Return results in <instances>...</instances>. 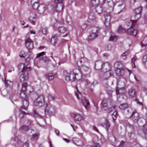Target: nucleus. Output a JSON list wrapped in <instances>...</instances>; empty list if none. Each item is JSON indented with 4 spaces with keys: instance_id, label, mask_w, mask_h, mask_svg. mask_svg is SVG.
<instances>
[{
    "instance_id": "3c124183",
    "label": "nucleus",
    "mask_w": 147,
    "mask_h": 147,
    "mask_svg": "<svg viewBox=\"0 0 147 147\" xmlns=\"http://www.w3.org/2000/svg\"><path fill=\"white\" fill-rule=\"evenodd\" d=\"M23 147H28L29 144L28 142H26L24 143L23 145Z\"/></svg>"
},
{
    "instance_id": "bf43d9fd",
    "label": "nucleus",
    "mask_w": 147,
    "mask_h": 147,
    "mask_svg": "<svg viewBox=\"0 0 147 147\" xmlns=\"http://www.w3.org/2000/svg\"><path fill=\"white\" fill-rule=\"evenodd\" d=\"M18 140V144H19V142L20 143V144H21V143H22V142H21V141H20V140L18 138H15V141H17V140Z\"/></svg>"
},
{
    "instance_id": "4c0bfd02",
    "label": "nucleus",
    "mask_w": 147,
    "mask_h": 147,
    "mask_svg": "<svg viewBox=\"0 0 147 147\" xmlns=\"http://www.w3.org/2000/svg\"><path fill=\"white\" fill-rule=\"evenodd\" d=\"M21 130L23 131H25L29 129V127L28 126H24L20 128Z\"/></svg>"
},
{
    "instance_id": "c03bdc74",
    "label": "nucleus",
    "mask_w": 147,
    "mask_h": 147,
    "mask_svg": "<svg viewBox=\"0 0 147 147\" xmlns=\"http://www.w3.org/2000/svg\"><path fill=\"white\" fill-rule=\"evenodd\" d=\"M137 58L136 56H134L131 59V61L132 63H134V68L135 67V63H134V62L136 60V59Z\"/></svg>"
},
{
    "instance_id": "c9c22d12",
    "label": "nucleus",
    "mask_w": 147,
    "mask_h": 147,
    "mask_svg": "<svg viewBox=\"0 0 147 147\" xmlns=\"http://www.w3.org/2000/svg\"><path fill=\"white\" fill-rule=\"evenodd\" d=\"M112 117L113 120L114 121L116 119L117 116V112L116 111H114L113 114H112Z\"/></svg>"
},
{
    "instance_id": "603ef678",
    "label": "nucleus",
    "mask_w": 147,
    "mask_h": 147,
    "mask_svg": "<svg viewBox=\"0 0 147 147\" xmlns=\"http://www.w3.org/2000/svg\"><path fill=\"white\" fill-rule=\"evenodd\" d=\"M121 81L123 82L124 85L125 86L126 83V80L124 78H122L121 79Z\"/></svg>"
},
{
    "instance_id": "a878e982",
    "label": "nucleus",
    "mask_w": 147,
    "mask_h": 147,
    "mask_svg": "<svg viewBox=\"0 0 147 147\" xmlns=\"http://www.w3.org/2000/svg\"><path fill=\"white\" fill-rule=\"evenodd\" d=\"M5 85L6 87L11 88L13 86V83L11 81L7 80H5Z\"/></svg>"
},
{
    "instance_id": "c756f323",
    "label": "nucleus",
    "mask_w": 147,
    "mask_h": 147,
    "mask_svg": "<svg viewBox=\"0 0 147 147\" xmlns=\"http://www.w3.org/2000/svg\"><path fill=\"white\" fill-rule=\"evenodd\" d=\"M129 95L132 97H134L136 95V92L135 90L132 89L129 90Z\"/></svg>"
},
{
    "instance_id": "5701e85b",
    "label": "nucleus",
    "mask_w": 147,
    "mask_h": 147,
    "mask_svg": "<svg viewBox=\"0 0 147 147\" xmlns=\"http://www.w3.org/2000/svg\"><path fill=\"white\" fill-rule=\"evenodd\" d=\"M82 102L86 109H87L89 107L90 103L86 99H82Z\"/></svg>"
},
{
    "instance_id": "aec40b11",
    "label": "nucleus",
    "mask_w": 147,
    "mask_h": 147,
    "mask_svg": "<svg viewBox=\"0 0 147 147\" xmlns=\"http://www.w3.org/2000/svg\"><path fill=\"white\" fill-rule=\"evenodd\" d=\"M23 106L22 107L25 109H26L29 105V102L28 98H26L22 100Z\"/></svg>"
},
{
    "instance_id": "09e8293b",
    "label": "nucleus",
    "mask_w": 147,
    "mask_h": 147,
    "mask_svg": "<svg viewBox=\"0 0 147 147\" xmlns=\"http://www.w3.org/2000/svg\"><path fill=\"white\" fill-rule=\"evenodd\" d=\"M115 107H112L110 108L109 109L108 113H111V111H114Z\"/></svg>"
},
{
    "instance_id": "f257e3e1",
    "label": "nucleus",
    "mask_w": 147,
    "mask_h": 147,
    "mask_svg": "<svg viewBox=\"0 0 147 147\" xmlns=\"http://www.w3.org/2000/svg\"><path fill=\"white\" fill-rule=\"evenodd\" d=\"M29 59V58H27L24 64H20L18 66L19 69H22L21 71L22 74L20 77V80L21 82L27 80L28 78V71L30 70V67L28 66Z\"/></svg>"
},
{
    "instance_id": "7ed1b4c3",
    "label": "nucleus",
    "mask_w": 147,
    "mask_h": 147,
    "mask_svg": "<svg viewBox=\"0 0 147 147\" xmlns=\"http://www.w3.org/2000/svg\"><path fill=\"white\" fill-rule=\"evenodd\" d=\"M136 20H132L130 22V24L129 26L131 25V26L127 31V32L128 34L134 36L136 35L138 32L136 29L137 26L136 25Z\"/></svg>"
},
{
    "instance_id": "680f3d73",
    "label": "nucleus",
    "mask_w": 147,
    "mask_h": 147,
    "mask_svg": "<svg viewBox=\"0 0 147 147\" xmlns=\"http://www.w3.org/2000/svg\"><path fill=\"white\" fill-rule=\"evenodd\" d=\"M63 140L67 143H69L70 142V140L66 138H63Z\"/></svg>"
},
{
    "instance_id": "a18cd8bd",
    "label": "nucleus",
    "mask_w": 147,
    "mask_h": 147,
    "mask_svg": "<svg viewBox=\"0 0 147 147\" xmlns=\"http://www.w3.org/2000/svg\"><path fill=\"white\" fill-rule=\"evenodd\" d=\"M42 32L44 34H46L47 32V28L46 27L43 28L42 30Z\"/></svg>"
},
{
    "instance_id": "de8ad7c7",
    "label": "nucleus",
    "mask_w": 147,
    "mask_h": 147,
    "mask_svg": "<svg viewBox=\"0 0 147 147\" xmlns=\"http://www.w3.org/2000/svg\"><path fill=\"white\" fill-rule=\"evenodd\" d=\"M143 131L144 134L146 135L147 134V130L144 126L143 127Z\"/></svg>"
},
{
    "instance_id": "9b49d317",
    "label": "nucleus",
    "mask_w": 147,
    "mask_h": 147,
    "mask_svg": "<svg viewBox=\"0 0 147 147\" xmlns=\"http://www.w3.org/2000/svg\"><path fill=\"white\" fill-rule=\"evenodd\" d=\"M27 86V84L26 82H24L22 84V88L21 90V92L20 94V96L21 97L23 100L27 98L25 94V91L26 90Z\"/></svg>"
},
{
    "instance_id": "dca6fc26",
    "label": "nucleus",
    "mask_w": 147,
    "mask_h": 147,
    "mask_svg": "<svg viewBox=\"0 0 147 147\" xmlns=\"http://www.w3.org/2000/svg\"><path fill=\"white\" fill-rule=\"evenodd\" d=\"M116 5L118 6L119 8V9L120 10L119 12L122 11L125 8V4L123 1H119L116 3Z\"/></svg>"
},
{
    "instance_id": "e2e57ef3",
    "label": "nucleus",
    "mask_w": 147,
    "mask_h": 147,
    "mask_svg": "<svg viewBox=\"0 0 147 147\" xmlns=\"http://www.w3.org/2000/svg\"><path fill=\"white\" fill-rule=\"evenodd\" d=\"M93 129L95 131H96L98 132V130L97 128L95 126H93Z\"/></svg>"
},
{
    "instance_id": "6e6d98bb",
    "label": "nucleus",
    "mask_w": 147,
    "mask_h": 147,
    "mask_svg": "<svg viewBox=\"0 0 147 147\" xmlns=\"http://www.w3.org/2000/svg\"><path fill=\"white\" fill-rule=\"evenodd\" d=\"M124 142L123 141H121L120 145L118 147H123Z\"/></svg>"
},
{
    "instance_id": "1a4fd4ad",
    "label": "nucleus",
    "mask_w": 147,
    "mask_h": 147,
    "mask_svg": "<svg viewBox=\"0 0 147 147\" xmlns=\"http://www.w3.org/2000/svg\"><path fill=\"white\" fill-rule=\"evenodd\" d=\"M51 10L50 4L47 5L44 4H41L39 5L38 9L37 10L40 13H44L46 9Z\"/></svg>"
},
{
    "instance_id": "f3484780",
    "label": "nucleus",
    "mask_w": 147,
    "mask_h": 147,
    "mask_svg": "<svg viewBox=\"0 0 147 147\" xmlns=\"http://www.w3.org/2000/svg\"><path fill=\"white\" fill-rule=\"evenodd\" d=\"M28 20L29 22L31 24L34 23L36 20L35 14L34 13H30L28 18Z\"/></svg>"
},
{
    "instance_id": "a19ab883",
    "label": "nucleus",
    "mask_w": 147,
    "mask_h": 147,
    "mask_svg": "<svg viewBox=\"0 0 147 147\" xmlns=\"http://www.w3.org/2000/svg\"><path fill=\"white\" fill-rule=\"evenodd\" d=\"M45 55V52L43 51L41 53H39L38 54H37L36 55L37 56L36 57L37 58L39 57H41V56H43Z\"/></svg>"
},
{
    "instance_id": "8fccbe9b",
    "label": "nucleus",
    "mask_w": 147,
    "mask_h": 147,
    "mask_svg": "<svg viewBox=\"0 0 147 147\" xmlns=\"http://www.w3.org/2000/svg\"><path fill=\"white\" fill-rule=\"evenodd\" d=\"M106 75H108V77H110L111 76V71H107L106 73L104 75V76H105Z\"/></svg>"
},
{
    "instance_id": "4be33fe9",
    "label": "nucleus",
    "mask_w": 147,
    "mask_h": 147,
    "mask_svg": "<svg viewBox=\"0 0 147 147\" xmlns=\"http://www.w3.org/2000/svg\"><path fill=\"white\" fill-rule=\"evenodd\" d=\"M46 78L49 80H52L54 77V76L52 72H50L45 75Z\"/></svg>"
},
{
    "instance_id": "39448f33",
    "label": "nucleus",
    "mask_w": 147,
    "mask_h": 147,
    "mask_svg": "<svg viewBox=\"0 0 147 147\" xmlns=\"http://www.w3.org/2000/svg\"><path fill=\"white\" fill-rule=\"evenodd\" d=\"M51 10H55L57 12H60L63 8V5L62 3L56 4L55 3H52L50 4Z\"/></svg>"
},
{
    "instance_id": "f8f14e48",
    "label": "nucleus",
    "mask_w": 147,
    "mask_h": 147,
    "mask_svg": "<svg viewBox=\"0 0 147 147\" xmlns=\"http://www.w3.org/2000/svg\"><path fill=\"white\" fill-rule=\"evenodd\" d=\"M139 115L138 113L136 111H134L132 113L130 117L132 118L134 120V122H136L138 121H142L144 119L142 118H139L138 117Z\"/></svg>"
},
{
    "instance_id": "f03ea898",
    "label": "nucleus",
    "mask_w": 147,
    "mask_h": 147,
    "mask_svg": "<svg viewBox=\"0 0 147 147\" xmlns=\"http://www.w3.org/2000/svg\"><path fill=\"white\" fill-rule=\"evenodd\" d=\"M64 76L67 81L72 80L74 81L76 79L79 80L81 78L82 74L80 70L78 69H74L70 72L65 70L63 72Z\"/></svg>"
},
{
    "instance_id": "4d7b16f0",
    "label": "nucleus",
    "mask_w": 147,
    "mask_h": 147,
    "mask_svg": "<svg viewBox=\"0 0 147 147\" xmlns=\"http://www.w3.org/2000/svg\"><path fill=\"white\" fill-rule=\"evenodd\" d=\"M30 34H35V32L34 30H32L30 31V32H28L27 34L29 35Z\"/></svg>"
},
{
    "instance_id": "ea45409f",
    "label": "nucleus",
    "mask_w": 147,
    "mask_h": 147,
    "mask_svg": "<svg viewBox=\"0 0 147 147\" xmlns=\"http://www.w3.org/2000/svg\"><path fill=\"white\" fill-rule=\"evenodd\" d=\"M48 99L50 101L53 100L55 98V97L51 94H49L48 96Z\"/></svg>"
},
{
    "instance_id": "4468645a",
    "label": "nucleus",
    "mask_w": 147,
    "mask_h": 147,
    "mask_svg": "<svg viewBox=\"0 0 147 147\" xmlns=\"http://www.w3.org/2000/svg\"><path fill=\"white\" fill-rule=\"evenodd\" d=\"M104 16L105 19L104 24L106 27H108L110 25L111 16L109 13H108L105 15Z\"/></svg>"
},
{
    "instance_id": "0e129e2a",
    "label": "nucleus",
    "mask_w": 147,
    "mask_h": 147,
    "mask_svg": "<svg viewBox=\"0 0 147 147\" xmlns=\"http://www.w3.org/2000/svg\"><path fill=\"white\" fill-rule=\"evenodd\" d=\"M103 56L104 57H107L109 56V54L107 53H105L103 55Z\"/></svg>"
},
{
    "instance_id": "473e14b6",
    "label": "nucleus",
    "mask_w": 147,
    "mask_h": 147,
    "mask_svg": "<svg viewBox=\"0 0 147 147\" xmlns=\"http://www.w3.org/2000/svg\"><path fill=\"white\" fill-rule=\"evenodd\" d=\"M87 147H100V145L98 143L94 142L92 146L88 144L87 146Z\"/></svg>"
},
{
    "instance_id": "c85d7f7f",
    "label": "nucleus",
    "mask_w": 147,
    "mask_h": 147,
    "mask_svg": "<svg viewBox=\"0 0 147 147\" xmlns=\"http://www.w3.org/2000/svg\"><path fill=\"white\" fill-rule=\"evenodd\" d=\"M57 38L55 36H53L51 40V43L53 45H56L57 43Z\"/></svg>"
},
{
    "instance_id": "69168bd1",
    "label": "nucleus",
    "mask_w": 147,
    "mask_h": 147,
    "mask_svg": "<svg viewBox=\"0 0 147 147\" xmlns=\"http://www.w3.org/2000/svg\"><path fill=\"white\" fill-rule=\"evenodd\" d=\"M20 56L21 57H24V58L25 57V54H24H24H22V55H20Z\"/></svg>"
},
{
    "instance_id": "b1692460",
    "label": "nucleus",
    "mask_w": 147,
    "mask_h": 147,
    "mask_svg": "<svg viewBox=\"0 0 147 147\" xmlns=\"http://www.w3.org/2000/svg\"><path fill=\"white\" fill-rule=\"evenodd\" d=\"M101 105L103 109L106 110L107 109V101L105 99H103L102 100L101 103Z\"/></svg>"
},
{
    "instance_id": "bb28decb",
    "label": "nucleus",
    "mask_w": 147,
    "mask_h": 147,
    "mask_svg": "<svg viewBox=\"0 0 147 147\" xmlns=\"http://www.w3.org/2000/svg\"><path fill=\"white\" fill-rule=\"evenodd\" d=\"M102 125L107 130L110 127V125L107 119H105V122L102 124Z\"/></svg>"
},
{
    "instance_id": "cd10ccee",
    "label": "nucleus",
    "mask_w": 147,
    "mask_h": 147,
    "mask_svg": "<svg viewBox=\"0 0 147 147\" xmlns=\"http://www.w3.org/2000/svg\"><path fill=\"white\" fill-rule=\"evenodd\" d=\"M115 72L117 75L121 76L123 75L124 71L122 69H117L115 70Z\"/></svg>"
},
{
    "instance_id": "2f4dec72",
    "label": "nucleus",
    "mask_w": 147,
    "mask_h": 147,
    "mask_svg": "<svg viewBox=\"0 0 147 147\" xmlns=\"http://www.w3.org/2000/svg\"><path fill=\"white\" fill-rule=\"evenodd\" d=\"M117 37L114 35H111L110 38L109 40L115 42L117 40Z\"/></svg>"
},
{
    "instance_id": "37998d69",
    "label": "nucleus",
    "mask_w": 147,
    "mask_h": 147,
    "mask_svg": "<svg viewBox=\"0 0 147 147\" xmlns=\"http://www.w3.org/2000/svg\"><path fill=\"white\" fill-rule=\"evenodd\" d=\"M76 90L77 91V92H76L75 94V95L77 97V98L79 99H80L79 98V95H80V92H78V89L77 88H76Z\"/></svg>"
},
{
    "instance_id": "e433bc0d",
    "label": "nucleus",
    "mask_w": 147,
    "mask_h": 147,
    "mask_svg": "<svg viewBox=\"0 0 147 147\" xmlns=\"http://www.w3.org/2000/svg\"><path fill=\"white\" fill-rule=\"evenodd\" d=\"M39 134L38 133H36L33 134L32 136V138L34 140H36L38 138Z\"/></svg>"
},
{
    "instance_id": "423d86ee",
    "label": "nucleus",
    "mask_w": 147,
    "mask_h": 147,
    "mask_svg": "<svg viewBox=\"0 0 147 147\" xmlns=\"http://www.w3.org/2000/svg\"><path fill=\"white\" fill-rule=\"evenodd\" d=\"M140 45L142 47H145L146 48V53L147 54V36L144 39L140 42ZM143 62L145 63L146 67H147V55L143 57Z\"/></svg>"
},
{
    "instance_id": "6e6552de",
    "label": "nucleus",
    "mask_w": 147,
    "mask_h": 147,
    "mask_svg": "<svg viewBox=\"0 0 147 147\" xmlns=\"http://www.w3.org/2000/svg\"><path fill=\"white\" fill-rule=\"evenodd\" d=\"M92 34L88 36V39L90 40H92L97 36V33L99 30L98 28L93 27L91 28Z\"/></svg>"
},
{
    "instance_id": "58836bf2",
    "label": "nucleus",
    "mask_w": 147,
    "mask_h": 147,
    "mask_svg": "<svg viewBox=\"0 0 147 147\" xmlns=\"http://www.w3.org/2000/svg\"><path fill=\"white\" fill-rule=\"evenodd\" d=\"M127 105L126 104H123L121 105L120 106V108L122 109H124L127 108Z\"/></svg>"
},
{
    "instance_id": "13d9d810",
    "label": "nucleus",
    "mask_w": 147,
    "mask_h": 147,
    "mask_svg": "<svg viewBox=\"0 0 147 147\" xmlns=\"http://www.w3.org/2000/svg\"><path fill=\"white\" fill-rule=\"evenodd\" d=\"M92 14H90L89 16V18L91 20H94L95 19V17H94L93 18H92Z\"/></svg>"
},
{
    "instance_id": "774afa93",
    "label": "nucleus",
    "mask_w": 147,
    "mask_h": 147,
    "mask_svg": "<svg viewBox=\"0 0 147 147\" xmlns=\"http://www.w3.org/2000/svg\"><path fill=\"white\" fill-rule=\"evenodd\" d=\"M144 18L145 20L147 21V14H146L144 16Z\"/></svg>"
},
{
    "instance_id": "a211bd4d",
    "label": "nucleus",
    "mask_w": 147,
    "mask_h": 147,
    "mask_svg": "<svg viewBox=\"0 0 147 147\" xmlns=\"http://www.w3.org/2000/svg\"><path fill=\"white\" fill-rule=\"evenodd\" d=\"M142 10V8L140 7L136 9L135 10V12L136 14L135 18L137 19H138L141 17L140 13Z\"/></svg>"
},
{
    "instance_id": "79ce46f5",
    "label": "nucleus",
    "mask_w": 147,
    "mask_h": 147,
    "mask_svg": "<svg viewBox=\"0 0 147 147\" xmlns=\"http://www.w3.org/2000/svg\"><path fill=\"white\" fill-rule=\"evenodd\" d=\"M34 117H39L41 118V116L40 115L36 112V110H34Z\"/></svg>"
},
{
    "instance_id": "5fc2aeb1",
    "label": "nucleus",
    "mask_w": 147,
    "mask_h": 147,
    "mask_svg": "<svg viewBox=\"0 0 147 147\" xmlns=\"http://www.w3.org/2000/svg\"><path fill=\"white\" fill-rule=\"evenodd\" d=\"M55 134L57 136H59V131L58 130L55 129Z\"/></svg>"
},
{
    "instance_id": "7c9ffc66",
    "label": "nucleus",
    "mask_w": 147,
    "mask_h": 147,
    "mask_svg": "<svg viewBox=\"0 0 147 147\" xmlns=\"http://www.w3.org/2000/svg\"><path fill=\"white\" fill-rule=\"evenodd\" d=\"M125 28H123L121 26H120L119 27L118 29V32L119 33H123L125 32Z\"/></svg>"
},
{
    "instance_id": "2eb2a0df",
    "label": "nucleus",
    "mask_w": 147,
    "mask_h": 147,
    "mask_svg": "<svg viewBox=\"0 0 147 147\" xmlns=\"http://www.w3.org/2000/svg\"><path fill=\"white\" fill-rule=\"evenodd\" d=\"M30 5L32 9H38L39 6L38 0H31Z\"/></svg>"
},
{
    "instance_id": "864d4df0",
    "label": "nucleus",
    "mask_w": 147,
    "mask_h": 147,
    "mask_svg": "<svg viewBox=\"0 0 147 147\" xmlns=\"http://www.w3.org/2000/svg\"><path fill=\"white\" fill-rule=\"evenodd\" d=\"M107 93L109 96H111L112 91L111 90H108L107 91Z\"/></svg>"
},
{
    "instance_id": "72a5a7b5",
    "label": "nucleus",
    "mask_w": 147,
    "mask_h": 147,
    "mask_svg": "<svg viewBox=\"0 0 147 147\" xmlns=\"http://www.w3.org/2000/svg\"><path fill=\"white\" fill-rule=\"evenodd\" d=\"M91 4L93 6H96L98 5V0H91Z\"/></svg>"
},
{
    "instance_id": "052dcab7",
    "label": "nucleus",
    "mask_w": 147,
    "mask_h": 147,
    "mask_svg": "<svg viewBox=\"0 0 147 147\" xmlns=\"http://www.w3.org/2000/svg\"><path fill=\"white\" fill-rule=\"evenodd\" d=\"M128 53L127 52H125L121 55V57H125L127 54Z\"/></svg>"
},
{
    "instance_id": "49530a36",
    "label": "nucleus",
    "mask_w": 147,
    "mask_h": 147,
    "mask_svg": "<svg viewBox=\"0 0 147 147\" xmlns=\"http://www.w3.org/2000/svg\"><path fill=\"white\" fill-rule=\"evenodd\" d=\"M63 0H55L54 2L53 3H55L56 4H58L59 3H62Z\"/></svg>"
},
{
    "instance_id": "6ab92c4d",
    "label": "nucleus",
    "mask_w": 147,
    "mask_h": 147,
    "mask_svg": "<svg viewBox=\"0 0 147 147\" xmlns=\"http://www.w3.org/2000/svg\"><path fill=\"white\" fill-rule=\"evenodd\" d=\"M74 118L75 120L78 121H80L84 119L83 116L79 114H75L74 115Z\"/></svg>"
},
{
    "instance_id": "338daca9",
    "label": "nucleus",
    "mask_w": 147,
    "mask_h": 147,
    "mask_svg": "<svg viewBox=\"0 0 147 147\" xmlns=\"http://www.w3.org/2000/svg\"><path fill=\"white\" fill-rule=\"evenodd\" d=\"M127 70L129 71V75H130V74L132 73V72L131 70H129V69H127Z\"/></svg>"
},
{
    "instance_id": "393cba45",
    "label": "nucleus",
    "mask_w": 147,
    "mask_h": 147,
    "mask_svg": "<svg viewBox=\"0 0 147 147\" xmlns=\"http://www.w3.org/2000/svg\"><path fill=\"white\" fill-rule=\"evenodd\" d=\"M125 91V88L124 87H122L119 89L117 87L116 90V93L117 95L120 94H123Z\"/></svg>"
},
{
    "instance_id": "0eeeda50",
    "label": "nucleus",
    "mask_w": 147,
    "mask_h": 147,
    "mask_svg": "<svg viewBox=\"0 0 147 147\" xmlns=\"http://www.w3.org/2000/svg\"><path fill=\"white\" fill-rule=\"evenodd\" d=\"M45 112L49 115H53L56 111V108L53 106L49 104H47L45 109Z\"/></svg>"
},
{
    "instance_id": "20e7f679",
    "label": "nucleus",
    "mask_w": 147,
    "mask_h": 147,
    "mask_svg": "<svg viewBox=\"0 0 147 147\" xmlns=\"http://www.w3.org/2000/svg\"><path fill=\"white\" fill-rule=\"evenodd\" d=\"M33 100L34 105L35 106L41 107L45 104V97L43 95L36 96Z\"/></svg>"
},
{
    "instance_id": "ddd939ff",
    "label": "nucleus",
    "mask_w": 147,
    "mask_h": 147,
    "mask_svg": "<svg viewBox=\"0 0 147 147\" xmlns=\"http://www.w3.org/2000/svg\"><path fill=\"white\" fill-rule=\"evenodd\" d=\"M58 30L60 35L63 37L66 36L68 33L67 28L63 26L59 27L58 28Z\"/></svg>"
},
{
    "instance_id": "f704fd0d",
    "label": "nucleus",
    "mask_w": 147,
    "mask_h": 147,
    "mask_svg": "<svg viewBox=\"0 0 147 147\" xmlns=\"http://www.w3.org/2000/svg\"><path fill=\"white\" fill-rule=\"evenodd\" d=\"M96 11L98 13H100L102 12V9L100 6L98 5L96 9Z\"/></svg>"
},
{
    "instance_id": "412c9836",
    "label": "nucleus",
    "mask_w": 147,
    "mask_h": 147,
    "mask_svg": "<svg viewBox=\"0 0 147 147\" xmlns=\"http://www.w3.org/2000/svg\"><path fill=\"white\" fill-rule=\"evenodd\" d=\"M74 144H75L78 146H82V141L76 138H74L73 140Z\"/></svg>"
},
{
    "instance_id": "9d476101",
    "label": "nucleus",
    "mask_w": 147,
    "mask_h": 147,
    "mask_svg": "<svg viewBox=\"0 0 147 147\" xmlns=\"http://www.w3.org/2000/svg\"><path fill=\"white\" fill-rule=\"evenodd\" d=\"M25 45L27 49L30 51V50L33 48V41L30 37H26L25 41Z\"/></svg>"
}]
</instances>
